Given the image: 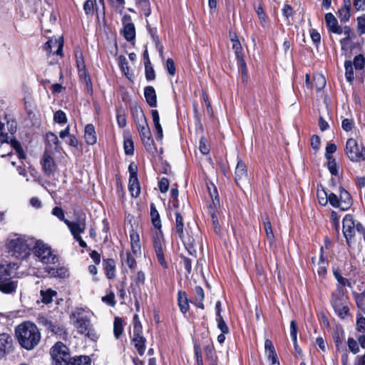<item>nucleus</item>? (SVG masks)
<instances>
[{"label":"nucleus","instance_id":"1","mask_svg":"<svg viewBox=\"0 0 365 365\" xmlns=\"http://www.w3.org/2000/svg\"><path fill=\"white\" fill-rule=\"evenodd\" d=\"M15 335L21 347L29 351L38 344L41 337L37 326L30 321L24 322L16 326Z\"/></svg>","mask_w":365,"mask_h":365},{"label":"nucleus","instance_id":"2","mask_svg":"<svg viewBox=\"0 0 365 365\" xmlns=\"http://www.w3.org/2000/svg\"><path fill=\"white\" fill-rule=\"evenodd\" d=\"M19 268L16 262L0 264V292L3 294H11L16 292L18 281L13 280L12 276Z\"/></svg>","mask_w":365,"mask_h":365},{"label":"nucleus","instance_id":"3","mask_svg":"<svg viewBox=\"0 0 365 365\" xmlns=\"http://www.w3.org/2000/svg\"><path fill=\"white\" fill-rule=\"evenodd\" d=\"M84 312V308L76 307V310L70 314V319H75L73 326L78 334H83L92 340H96L98 336L93 328L90 317L83 314Z\"/></svg>","mask_w":365,"mask_h":365},{"label":"nucleus","instance_id":"4","mask_svg":"<svg viewBox=\"0 0 365 365\" xmlns=\"http://www.w3.org/2000/svg\"><path fill=\"white\" fill-rule=\"evenodd\" d=\"M330 303L336 315L341 320L351 317L348 295L331 294Z\"/></svg>","mask_w":365,"mask_h":365},{"label":"nucleus","instance_id":"5","mask_svg":"<svg viewBox=\"0 0 365 365\" xmlns=\"http://www.w3.org/2000/svg\"><path fill=\"white\" fill-rule=\"evenodd\" d=\"M344 154L346 158L352 163H361L365 161V146L358 143L356 139L349 138L347 139Z\"/></svg>","mask_w":365,"mask_h":365},{"label":"nucleus","instance_id":"6","mask_svg":"<svg viewBox=\"0 0 365 365\" xmlns=\"http://www.w3.org/2000/svg\"><path fill=\"white\" fill-rule=\"evenodd\" d=\"M52 365H68L71 360L69 348L62 341L56 342L50 349Z\"/></svg>","mask_w":365,"mask_h":365},{"label":"nucleus","instance_id":"7","mask_svg":"<svg viewBox=\"0 0 365 365\" xmlns=\"http://www.w3.org/2000/svg\"><path fill=\"white\" fill-rule=\"evenodd\" d=\"M152 245L158 259V262L163 269L168 268V263L165 259V252L166 243L163 231H155L151 237Z\"/></svg>","mask_w":365,"mask_h":365},{"label":"nucleus","instance_id":"8","mask_svg":"<svg viewBox=\"0 0 365 365\" xmlns=\"http://www.w3.org/2000/svg\"><path fill=\"white\" fill-rule=\"evenodd\" d=\"M175 222L174 226L172 229L174 235H177L182 242L185 248L188 250V252L192 254L190 249L193 247V244L195 242V240L192 236L185 235L184 233V218L180 211L175 212Z\"/></svg>","mask_w":365,"mask_h":365},{"label":"nucleus","instance_id":"9","mask_svg":"<svg viewBox=\"0 0 365 365\" xmlns=\"http://www.w3.org/2000/svg\"><path fill=\"white\" fill-rule=\"evenodd\" d=\"M33 252L43 264H55L58 262V256L54 254L51 247L42 241L38 240L36 242Z\"/></svg>","mask_w":365,"mask_h":365},{"label":"nucleus","instance_id":"10","mask_svg":"<svg viewBox=\"0 0 365 365\" xmlns=\"http://www.w3.org/2000/svg\"><path fill=\"white\" fill-rule=\"evenodd\" d=\"M6 248L9 253L17 259H26L30 255V247L27 240L21 237L10 240L6 245Z\"/></svg>","mask_w":365,"mask_h":365},{"label":"nucleus","instance_id":"11","mask_svg":"<svg viewBox=\"0 0 365 365\" xmlns=\"http://www.w3.org/2000/svg\"><path fill=\"white\" fill-rule=\"evenodd\" d=\"M38 323L43 326L46 331L55 335L56 337L66 341L68 338V332L66 327L57 320L53 321L52 319L42 317L38 319Z\"/></svg>","mask_w":365,"mask_h":365},{"label":"nucleus","instance_id":"12","mask_svg":"<svg viewBox=\"0 0 365 365\" xmlns=\"http://www.w3.org/2000/svg\"><path fill=\"white\" fill-rule=\"evenodd\" d=\"M136 128L139 133L140 140L145 150L150 153L156 151V146L152 138L151 131L148 125V121L136 125Z\"/></svg>","mask_w":365,"mask_h":365},{"label":"nucleus","instance_id":"13","mask_svg":"<svg viewBox=\"0 0 365 365\" xmlns=\"http://www.w3.org/2000/svg\"><path fill=\"white\" fill-rule=\"evenodd\" d=\"M332 272L334 278L337 281V284L336 285V289L332 292L331 294L348 295V291L346 287H351V282L341 275V269L339 267H333Z\"/></svg>","mask_w":365,"mask_h":365},{"label":"nucleus","instance_id":"14","mask_svg":"<svg viewBox=\"0 0 365 365\" xmlns=\"http://www.w3.org/2000/svg\"><path fill=\"white\" fill-rule=\"evenodd\" d=\"M342 232L347 246L350 247L351 240L355 236V220L352 215L346 214L344 215L342 220Z\"/></svg>","mask_w":365,"mask_h":365},{"label":"nucleus","instance_id":"15","mask_svg":"<svg viewBox=\"0 0 365 365\" xmlns=\"http://www.w3.org/2000/svg\"><path fill=\"white\" fill-rule=\"evenodd\" d=\"M14 340L12 336L7 333L0 334V359L13 352Z\"/></svg>","mask_w":365,"mask_h":365},{"label":"nucleus","instance_id":"16","mask_svg":"<svg viewBox=\"0 0 365 365\" xmlns=\"http://www.w3.org/2000/svg\"><path fill=\"white\" fill-rule=\"evenodd\" d=\"M122 24L125 39L128 41H133L135 38V28L134 24L131 22V16L129 14H125L122 18Z\"/></svg>","mask_w":365,"mask_h":365},{"label":"nucleus","instance_id":"17","mask_svg":"<svg viewBox=\"0 0 365 365\" xmlns=\"http://www.w3.org/2000/svg\"><path fill=\"white\" fill-rule=\"evenodd\" d=\"M332 338L335 344L336 351L341 352L344 351V342L345 340V331L341 325H336L333 328Z\"/></svg>","mask_w":365,"mask_h":365},{"label":"nucleus","instance_id":"18","mask_svg":"<svg viewBox=\"0 0 365 365\" xmlns=\"http://www.w3.org/2000/svg\"><path fill=\"white\" fill-rule=\"evenodd\" d=\"M41 164L44 175L50 177L54 175L57 169V165L53 157L45 153L41 161Z\"/></svg>","mask_w":365,"mask_h":365},{"label":"nucleus","instance_id":"19","mask_svg":"<svg viewBox=\"0 0 365 365\" xmlns=\"http://www.w3.org/2000/svg\"><path fill=\"white\" fill-rule=\"evenodd\" d=\"M237 163L235 170L234 180L237 185L239 182L247 178L248 169L246 163L242 160L239 155H237Z\"/></svg>","mask_w":365,"mask_h":365},{"label":"nucleus","instance_id":"20","mask_svg":"<svg viewBox=\"0 0 365 365\" xmlns=\"http://www.w3.org/2000/svg\"><path fill=\"white\" fill-rule=\"evenodd\" d=\"M326 26L329 33L340 35L343 33V28L339 25L338 21L332 13H327L324 16Z\"/></svg>","mask_w":365,"mask_h":365},{"label":"nucleus","instance_id":"21","mask_svg":"<svg viewBox=\"0 0 365 365\" xmlns=\"http://www.w3.org/2000/svg\"><path fill=\"white\" fill-rule=\"evenodd\" d=\"M339 199L341 211L348 210L353 204V199L351 194L342 186L339 187Z\"/></svg>","mask_w":365,"mask_h":365},{"label":"nucleus","instance_id":"22","mask_svg":"<svg viewBox=\"0 0 365 365\" xmlns=\"http://www.w3.org/2000/svg\"><path fill=\"white\" fill-rule=\"evenodd\" d=\"M191 299H189L186 292L179 290L177 293V304L179 307L180 312L182 314H186L190 310V303Z\"/></svg>","mask_w":365,"mask_h":365},{"label":"nucleus","instance_id":"23","mask_svg":"<svg viewBox=\"0 0 365 365\" xmlns=\"http://www.w3.org/2000/svg\"><path fill=\"white\" fill-rule=\"evenodd\" d=\"M264 349L265 354L268 361L270 362V365H280L274 344L269 339L264 341Z\"/></svg>","mask_w":365,"mask_h":365},{"label":"nucleus","instance_id":"24","mask_svg":"<svg viewBox=\"0 0 365 365\" xmlns=\"http://www.w3.org/2000/svg\"><path fill=\"white\" fill-rule=\"evenodd\" d=\"M102 265L106 278L113 279L116 276L115 261L112 258H103Z\"/></svg>","mask_w":365,"mask_h":365},{"label":"nucleus","instance_id":"25","mask_svg":"<svg viewBox=\"0 0 365 365\" xmlns=\"http://www.w3.org/2000/svg\"><path fill=\"white\" fill-rule=\"evenodd\" d=\"M131 343L136 349L138 354L143 356L146 349V339L143 336V332L133 333Z\"/></svg>","mask_w":365,"mask_h":365},{"label":"nucleus","instance_id":"26","mask_svg":"<svg viewBox=\"0 0 365 365\" xmlns=\"http://www.w3.org/2000/svg\"><path fill=\"white\" fill-rule=\"evenodd\" d=\"M206 186L211 199V201L207 202V205H212L214 207H220V197L217 187L211 181L206 182Z\"/></svg>","mask_w":365,"mask_h":365},{"label":"nucleus","instance_id":"27","mask_svg":"<svg viewBox=\"0 0 365 365\" xmlns=\"http://www.w3.org/2000/svg\"><path fill=\"white\" fill-rule=\"evenodd\" d=\"M83 138L88 145H93L97 143V135L93 124L88 123L85 126Z\"/></svg>","mask_w":365,"mask_h":365},{"label":"nucleus","instance_id":"28","mask_svg":"<svg viewBox=\"0 0 365 365\" xmlns=\"http://www.w3.org/2000/svg\"><path fill=\"white\" fill-rule=\"evenodd\" d=\"M132 117L134 119L135 125L147 121L144 112L138 103H134L130 106Z\"/></svg>","mask_w":365,"mask_h":365},{"label":"nucleus","instance_id":"29","mask_svg":"<svg viewBox=\"0 0 365 365\" xmlns=\"http://www.w3.org/2000/svg\"><path fill=\"white\" fill-rule=\"evenodd\" d=\"M130 248L133 254L135 256L141 254L140 239L138 232L132 229L130 231Z\"/></svg>","mask_w":365,"mask_h":365},{"label":"nucleus","instance_id":"30","mask_svg":"<svg viewBox=\"0 0 365 365\" xmlns=\"http://www.w3.org/2000/svg\"><path fill=\"white\" fill-rule=\"evenodd\" d=\"M45 272L51 277L65 279L69 276L68 269L63 266L58 267L48 266L45 268Z\"/></svg>","mask_w":365,"mask_h":365},{"label":"nucleus","instance_id":"31","mask_svg":"<svg viewBox=\"0 0 365 365\" xmlns=\"http://www.w3.org/2000/svg\"><path fill=\"white\" fill-rule=\"evenodd\" d=\"M145 282V274L143 271H138L133 279V283H131L130 288L131 289V292L133 294V297L136 295L137 291L138 289V292H140L141 287L144 286Z\"/></svg>","mask_w":365,"mask_h":365},{"label":"nucleus","instance_id":"32","mask_svg":"<svg viewBox=\"0 0 365 365\" xmlns=\"http://www.w3.org/2000/svg\"><path fill=\"white\" fill-rule=\"evenodd\" d=\"M195 297L190 302L198 309H205V292L201 286H195L194 288Z\"/></svg>","mask_w":365,"mask_h":365},{"label":"nucleus","instance_id":"33","mask_svg":"<svg viewBox=\"0 0 365 365\" xmlns=\"http://www.w3.org/2000/svg\"><path fill=\"white\" fill-rule=\"evenodd\" d=\"M206 359L210 361V365H217V356L211 339H209L208 344L204 347Z\"/></svg>","mask_w":365,"mask_h":365},{"label":"nucleus","instance_id":"34","mask_svg":"<svg viewBox=\"0 0 365 365\" xmlns=\"http://www.w3.org/2000/svg\"><path fill=\"white\" fill-rule=\"evenodd\" d=\"M144 96L146 103L151 108L157 106V96L155 88L151 86H145L144 88Z\"/></svg>","mask_w":365,"mask_h":365},{"label":"nucleus","instance_id":"35","mask_svg":"<svg viewBox=\"0 0 365 365\" xmlns=\"http://www.w3.org/2000/svg\"><path fill=\"white\" fill-rule=\"evenodd\" d=\"M151 115L155 130V138L157 140H160L163 139V128L160 123V115L158 110H151Z\"/></svg>","mask_w":365,"mask_h":365},{"label":"nucleus","instance_id":"36","mask_svg":"<svg viewBox=\"0 0 365 365\" xmlns=\"http://www.w3.org/2000/svg\"><path fill=\"white\" fill-rule=\"evenodd\" d=\"M343 32L345 35V37L341 38L339 41V43L341 45V49L342 51H346L349 48V42L351 40V38L355 36V34L353 32L352 29L349 26H345L343 28Z\"/></svg>","mask_w":365,"mask_h":365},{"label":"nucleus","instance_id":"37","mask_svg":"<svg viewBox=\"0 0 365 365\" xmlns=\"http://www.w3.org/2000/svg\"><path fill=\"white\" fill-rule=\"evenodd\" d=\"M150 219L153 227L156 229L155 231L162 230V222L160 220V214L154 203L150 204Z\"/></svg>","mask_w":365,"mask_h":365},{"label":"nucleus","instance_id":"38","mask_svg":"<svg viewBox=\"0 0 365 365\" xmlns=\"http://www.w3.org/2000/svg\"><path fill=\"white\" fill-rule=\"evenodd\" d=\"M39 294L41 302L46 305L51 304L53 301V297L58 294L57 292L51 288L41 289Z\"/></svg>","mask_w":365,"mask_h":365},{"label":"nucleus","instance_id":"39","mask_svg":"<svg viewBox=\"0 0 365 365\" xmlns=\"http://www.w3.org/2000/svg\"><path fill=\"white\" fill-rule=\"evenodd\" d=\"M262 221L267 238L269 241V245L272 246L275 242V237L272 230L271 222L267 215H265L262 217Z\"/></svg>","mask_w":365,"mask_h":365},{"label":"nucleus","instance_id":"40","mask_svg":"<svg viewBox=\"0 0 365 365\" xmlns=\"http://www.w3.org/2000/svg\"><path fill=\"white\" fill-rule=\"evenodd\" d=\"M65 224L68 226L72 235L81 234L84 232L86 229L85 222L80 223L78 222L65 220Z\"/></svg>","mask_w":365,"mask_h":365},{"label":"nucleus","instance_id":"41","mask_svg":"<svg viewBox=\"0 0 365 365\" xmlns=\"http://www.w3.org/2000/svg\"><path fill=\"white\" fill-rule=\"evenodd\" d=\"M128 190L133 197H138L140 194V185L138 178H129Z\"/></svg>","mask_w":365,"mask_h":365},{"label":"nucleus","instance_id":"42","mask_svg":"<svg viewBox=\"0 0 365 365\" xmlns=\"http://www.w3.org/2000/svg\"><path fill=\"white\" fill-rule=\"evenodd\" d=\"M118 63L122 73L129 80H131L133 74L129 72V66L125 56L120 55L118 58Z\"/></svg>","mask_w":365,"mask_h":365},{"label":"nucleus","instance_id":"43","mask_svg":"<svg viewBox=\"0 0 365 365\" xmlns=\"http://www.w3.org/2000/svg\"><path fill=\"white\" fill-rule=\"evenodd\" d=\"M92 360L89 356L79 355L71 356V360L68 365H91Z\"/></svg>","mask_w":365,"mask_h":365},{"label":"nucleus","instance_id":"44","mask_svg":"<svg viewBox=\"0 0 365 365\" xmlns=\"http://www.w3.org/2000/svg\"><path fill=\"white\" fill-rule=\"evenodd\" d=\"M53 44L58 45V48L56 51L53 52V53H56V55L63 56V41H57V40H55L53 41V40L49 39L45 43L44 49L48 52L51 53Z\"/></svg>","mask_w":365,"mask_h":365},{"label":"nucleus","instance_id":"45","mask_svg":"<svg viewBox=\"0 0 365 365\" xmlns=\"http://www.w3.org/2000/svg\"><path fill=\"white\" fill-rule=\"evenodd\" d=\"M136 6L140 10L145 17L151 14V6L149 0H135Z\"/></svg>","mask_w":365,"mask_h":365},{"label":"nucleus","instance_id":"46","mask_svg":"<svg viewBox=\"0 0 365 365\" xmlns=\"http://www.w3.org/2000/svg\"><path fill=\"white\" fill-rule=\"evenodd\" d=\"M96 0H86L83 6V11L86 16H93L94 12L98 13V7Z\"/></svg>","mask_w":365,"mask_h":365},{"label":"nucleus","instance_id":"47","mask_svg":"<svg viewBox=\"0 0 365 365\" xmlns=\"http://www.w3.org/2000/svg\"><path fill=\"white\" fill-rule=\"evenodd\" d=\"M24 104L27 116L29 118H34L35 115L34 113L35 104L33 98L31 97H25L24 98Z\"/></svg>","mask_w":365,"mask_h":365},{"label":"nucleus","instance_id":"48","mask_svg":"<svg viewBox=\"0 0 365 365\" xmlns=\"http://www.w3.org/2000/svg\"><path fill=\"white\" fill-rule=\"evenodd\" d=\"M255 10L259 18L260 25L262 27H264L265 24L269 20V17L263 9L262 4L259 3L257 6H255Z\"/></svg>","mask_w":365,"mask_h":365},{"label":"nucleus","instance_id":"49","mask_svg":"<svg viewBox=\"0 0 365 365\" xmlns=\"http://www.w3.org/2000/svg\"><path fill=\"white\" fill-rule=\"evenodd\" d=\"M351 7H341L338 10L336 14L341 23H346L349 21L351 14Z\"/></svg>","mask_w":365,"mask_h":365},{"label":"nucleus","instance_id":"50","mask_svg":"<svg viewBox=\"0 0 365 365\" xmlns=\"http://www.w3.org/2000/svg\"><path fill=\"white\" fill-rule=\"evenodd\" d=\"M123 321L122 318L116 317L113 322V334L116 339H119L123 333Z\"/></svg>","mask_w":365,"mask_h":365},{"label":"nucleus","instance_id":"51","mask_svg":"<svg viewBox=\"0 0 365 365\" xmlns=\"http://www.w3.org/2000/svg\"><path fill=\"white\" fill-rule=\"evenodd\" d=\"M11 148L16 151L19 159H25L26 153L21 145V143L15 138L11 139L9 142Z\"/></svg>","mask_w":365,"mask_h":365},{"label":"nucleus","instance_id":"52","mask_svg":"<svg viewBox=\"0 0 365 365\" xmlns=\"http://www.w3.org/2000/svg\"><path fill=\"white\" fill-rule=\"evenodd\" d=\"M345 78L347 82L351 83L354 80V73L352 61L346 60L344 62Z\"/></svg>","mask_w":365,"mask_h":365},{"label":"nucleus","instance_id":"53","mask_svg":"<svg viewBox=\"0 0 365 365\" xmlns=\"http://www.w3.org/2000/svg\"><path fill=\"white\" fill-rule=\"evenodd\" d=\"M46 141L48 143H52L54 145L53 148L56 152H60V150H61V142L59 141L57 135L53 132H48L46 133Z\"/></svg>","mask_w":365,"mask_h":365},{"label":"nucleus","instance_id":"54","mask_svg":"<svg viewBox=\"0 0 365 365\" xmlns=\"http://www.w3.org/2000/svg\"><path fill=\"white\" fill-rule=\"evenodd\" d=\"M74 56L77 68L86 66L83 51L79 46L74 48Z\"/></svg>","mask_w":365,"mask_h":365},{"label":"nucleus","instance_id":"55","mask_svg":"<svg viewBox=\"0 0 365 365\" xmlns=\"http://www.w3.org/2000/svg\"><path fill=\"white\" fill-rule=\"evenodd\" d=\"M348 349L350 352L354 354H356L360 351V344H359L358 339L356 340L353 337H348L346 341Z\"/></svg>","mask_w":365,"mask_h":365},{"label":"nucleus","instance_id":"56","mask_svg":"<svg viewBox=\"0 0 365 365\" xmlns=\"http://www.w3.org/2000/svg\"><path fill=\"white\" fill-rule=\"evenodd\" d=\"M115 112H116L117 123L120 128H123L126 125V123H127V119H126L125 110L122 108H117L115 110Z\"/></svg>","mask_w":365,"mask_h":365},{"label":"nucleus","instance_id":"57","mask_svg":"<svg viewBox=\"0 0 365 365\" xmlns=\"http://www.w3.org/2000/svg\"><path fill=\"white\" fill-rule=\"evenodd\" d=\"M193 348L196 365H203L201 346L196 340L193 341Z\"/></svg>","mask_w":365,"mask_h":365},{"label":"nucleus","instance_id":"58","mask_svg":"<svg viewBox=\"0 0 365 365\" xmlns=\"http://www.w3.org/2000/svg\"><path fill=\"white\" fill-rule=\"evenodd\" d=\"M199 150L204 155H208L210 152V145L205 136H202L200 139Z\"/></svg>","mask_w":365,"mask_h":365},{"label":"nucleus","instance_id":"59","mask_svg":"<svg viewBox=\"0 0 365 365\" xmlns=\"http://www.w3.org/2000/svg\"><path fill=\"white\" fill-rule=\"evenodd\" d=\"M236 61H237V67L241 72L242 78H247L248 70H247V63L245 60L244 56H241V57L236 58Z\"/></svg>","mask_w":365,"mask_h":365},{"label":"nucleus","instance_id":"60","mask_svg":"<svg viewBox=\"0 0 365 365\" xmlns=\"http://www.w3.org/2000/svg\"><path fill=\"white\" fill-rule=\"evenodd\" d=\"M324 195L328 197V202L329 204L335 208H339L341 210L340 202L339 199V196H337L334 192H330L328 194L324 190H323Z\"/></svg>","mask_w":365,"mask_h":365},{"label":"nucleus","instance_id":"61","mask_svg":"<svg viewBox=\"0 0 365 365\" xmlns=\"http://www.w3.org/2000/svg\"><path fill=\"white\" fill-rule=\"evenodd\" d=\"M356 330L360 333H365V317L361 313L356 314Z\"/></svg>","mask_w":365,"mask_h":365},{"label":"nucleus","instance_id":"62","mask_svg":"<svg viewBox=\"0 0 365 365\" xmlns=\"http://www.w3.org/2000/svg\"><path fill=\"white\" fill-rule=\"evenodd\" d=\"M123 148L125 153L128 155H132L134 153V143L130 137L126 138L123 141Z\"/></svg>","mask_w":365,"mask_h":365},{"label":"nucleus","instance_id":"63","mask_svg":"<svg viewBox=\"0 0 365 365\" xmlns=\"http://www.w3.org/2000/svg\"><path fill=\"white\" fill-rule=\"evenodd\" d=\"M327 160V168L332 175L337 176L339 175L337 164L336 159L334 158H326Z\"/></svg>","mask_w":365,"mask_h":365},{"label":"nucleus","instance_id":"64","mask_svg":"<svg viewBox=\"0 0 365 365\" xmlns=\"http://www.w3.org/2000/svg\"><path fill=\"white\" fill-rule=\"evenodd\" d=\"M352 65L354 66L356 70H361L365 66V58L362 54H359L354 56L352 61Z\"/></svg>","mask_w":365,"mask_h":365}]
</instances>
